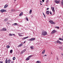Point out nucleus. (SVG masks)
<instances>
[{
  "instance_id": "35",
  "label": "nucleus",
  "mask_w": 63,
  "mask_h": 63,
  "mask_svg": "<svg viewBox=\"0 0 63 63\" xmlns=\"http://www.w3.org/2000/svg\"><path fill=\"white\" fill-rule=\"evenodd\" d=\"M15 59H16V58L15 57H13V60H15Z\"/></svg>"
},
{
  "instance_id": "11",
  "label": "nucleus",
  "mask_w": 63,
  "mask_h": 63,
  "mask_svg": "<svg viewBox=\"0 0 63 63\" xmlns=\"http://www.w3.org/2000/svg\"><path fill=\"white\" fill-rule=\"evenodd\" d=\"M56 32V31H55V30H54L53 31L51 32V34H53V33H54L55 32Z\"/></svg>"
},
{
  "instance_id": "53",
  "label": "nucleus",
  "mask_w": 63,
  "mask_h": 63,
  "mask_svg": "<svg viewBox=\"0 0 63 63\" xmlns=\"http://www.w3.org/2000/svg\"><path fill=\"white\" fill-rule=\"evenodd\" d=\"M62 38H63V36L62 37Z\"/></svg>"
},
{
  "instance_id": "55",
  "label": "nucleus",
  "mask_w": 63,
  "mask_h": 63,
  "mask_svg": "<svg viewBox=\"0 0 63 63\" xmlns=\"http://www.w3.org/2000/svg\"><path fill=\"white\" fill-rule=\"evenodd\" d=\"M55 43H56V42H55Z\"/></svg>"
},
{
  "instance_id": "52",
  "label": "nucleus",
  "mask_w": 63,
  "mask_h": 63,
  "mask_svg": "<svg viewBox=\"0 0 63 63\" xmlns=\"http://www.w3.org/2000/svg\"><path fill=\"white\" fill-rule=\"evenodd\" d=\"M40 4L41 5H42L41 3H40Z\"/></svg>"
},
{
  "instance_id": "9",
  "label": "nucleus",
  "mask_w": 63,
  "mask_h": 63,
  "mask_svg": "<svg viewBox=\"0 0 63 63\" xmlns=\"http://www.w3.org/2000/svg\"><path fill=\"white\" fill-rule=\"evenodd\" d=\"M22 33H19L18 35L19 36H22Z\"/></svg>"
},
{
  "instance_id": "54",
  "label": "nucleus",
  "mask_w": 63,
  "mask_h": 63,
  "mask_svg": "<svg viewBox=\"0 0 63 63\" xmlns=\"http://www.w3.org/2000/svg\"><path fill=\"white\" fill-rule=\"evenodd\" d=\"M16 0H14V1H16Z\"/></svg>"
},
{
  "instance_id": "31",
  "label": "nucleus",
  "mask_w": 63,
  "mask_h": 63,
  "mask_svg": "<svg viewBox=\"0 0 63 63\" xmlns=\"http://www.w3.org/2000/svg\"><path fill=\"white\" fill-rule=\"evenodd\" d=\"M29 59H30L28 57L26 59V60H29Z\"/></svg>"
},
{
  "instance_id": "27",
  "label": "nucleus",
  "mask_w": 63,
  "mask_h": 63,
  "mask_svg": "<svg viewBox=\"0 0 63 63\" xmlns=\"http://www.w3.org/2000/svg\"><path fill=\"white\" fill-rule=\"evenodd\" d=\"M24 52V51L23 50L22 51H21V54H22V53H23Z\"/></svg>"
},
{
  "instance_id": "4",
  "label": "nucleus",
  "mask_w": 63,
  "mask_h": 63,
  "mask_svg": "<svg viewBox=\"0 0 63 63\" xmlns=\"http://www.w3.org/2000/svg\"><path fill=\"white\" fill-rule=\"evenodd\" d=\"M51 8L54 13H55V10H54V8L53 7H51Z\"/></svg>"
},
{
  "instance_id": "50",
  "label": "nucleus",
  "mask_w": 63,
  "mask_h": 63,
  "mask_svg": "<svg viewBox=\"0 0 63 63\" xmlns=\"http://www.w3.org/2000/svg\"><path fill=\"white\" fill-rule=\"evenodd\" d=\"M43 15H45V14H44V13H43Z\"/></svg>"
},
{
  "instance_id": "42",
  "label": "nucleus",
  "mask_w": 63,
  "mask_h": 63,
  "mask_svg": "<svg viewBox=\"0 0 63 63\" xmlns=\"http://www.w3.org/2000/svg\"><path fill=\"white\" fill-rule=\"evenodd\" d=\"M40 3H42V1L41 0H40Z\"/></svg>"
},
{
  "instance_id": "18",
  "label": "nucleus",
  "mask_w": 63,
  "mask_h": 63,
  "mask_svg": "<svg viewBox=\"0 0 63 63\" xmlns=\"http://www.w3.org/2000/svg\"><path fill=\"white\" fill-rule=\"evenodd\" d=\"M13 25H14V26H16L17 25V24L16 23H15L13 24Z\"/></svg>"
},
{
  "instance_id": "43",
  "label": "nucleus",
  "mask_w": 63,
  "mask_h": 63,
  "mask_svg": "<svg viewBox=\"0 0 63 63\" xmlns=\"http://www.w3.org/2000/svg\"><path fill=\"white\" fill-rule=\"evenodd\" d=\"M12 35H14V36H15L16 35L15 34H12Z\"/></svg>"
},
{
  "instance_id": "15",
  "label": "nucleus",
  "mask_w": 63,
  "mask_h": 63,
  "mask_svg": "<svg viewBox=\"0 0 63 63\" xmlns=\"http://www.w3.org/2000/svg\"><path fill=\"white\" fill-rule=\"evenodd\" d=\"M30 48L31 49H33H33H34V48H33V46H30Z\"/></svg>"
},
{
  "instance_id": "40",
  "label": "nucleus",
  "mask_w": 63,
  "mask_h": 63,
  "mask_svg": "<svg viewBox=\"0 0 63 63\" xmlns=\"http://www.w3.org/2000/svg\"><path fill=\"white\" fill-rule=\"evenodd\" d=\"M23 51H24H24H26V49H24V50H23Z\"/></svg>"
},
{
  "instance_id": "16",
  "label": "nucleus",
  "mask_w": 63,
  "mask_h": 63,
  "mask_svg": "<svg viewBox=\"0 0 63 63\" xmlns=\"http://www.w3.org/2000/svg\"><path fill=\"white\" fill-rule=\"evenodd\" d=\"M28 38V36H27L23 38V40H24V39H26Z\"/></svg>"
},
{
  "instance_id": "32",
  "label": "nucleus",
  "mask_w": 63,
  "mask_h": 63,
  "mask_svg": "<svg viewBox=\"0 0 63 63\" xmlns=\"http://www.w3.org/2000/svg\"><path fill=\"white\" fill-rule=\"evenodd\" d=\"M23 14L22 13H21L19 15V16H22L23 15Z\"/></svg>"
},
{
  "instance_id": "29",
  "label": "nucleus",
  "mask_w": 63,
  "mask_h": 63,
  "mask_svg": "<svg viewBox=\"0 0 63 63\" xmlns=\"http://www.w3.org/2000/svg\"><path fill=\"white\" fill-rule=\"evenodd\" d=\"M26 19L27 20V21H28L29 20H28V17H26Z\"/></svg>"
},
{
  "instance_id": "19",
  "label": "nucleus",
  "mask_w": 63,
  "mask_h": 63,
  "mask_svg": "<svg viewBox=\"0 0 63 63\" xmlns=\"http://www.w3.org/2000/svg\"><path fill=\"white\" fill-rule=\"evenodd\" d=\"M5 63H8V59H6L5 60Z\"/></svg>"
},
{
  "instance_id": "24",
  "label": "nucleus",
  "mask_w": 63,
  "mask_h": 63,
  "mask_svg": "<svg viewBox=\"0 0 63 63\" xmlns=\"http://www.w3.org/2000/svg\"><path fill=\"white\" fill-rule=\"evenodd\" d=\"M23 45V44H20V45L18 46V47H21V46H22Z\"/></svg>"
},
{
  "instance_id": "14",
  "label": "nucleus",
  "mask_w": 63,
  "mask_h": 63,
  "mask_svg": "<svg viewBox=\"0 0 63 63\" xmlns=\"http://www.w3.org/2000/svg\"><path fill=\"white\" fill-rule=\"evenodd\" d=\"M13 50L11 49V50L10 51V53L11 54H12V53L13 52Z\"/></svg>"
},
{
  "instance_id": "28",
  "label": "nucleus",
  "mask_w": 63,
  "mask_h": 63,
  "mask_svg": "<svg viewBox=\"0 0 63 63\" xmlns=\"http://www.w3.org/2000/svg\"><path fill=\"white\" fill-rule=\"evenodd\" d=\"M59 48H60V49H61V50H63V47H59Z\"/></svg>"
},
{
  "instance_id": "22",
  "label": "nucleus",
  "mask_w": 63,
  "mask_h": 63,
  "mask_svg": "<svg viewBox=\"0 0 63 63\" xmlns=\"http://www.w3.org/2000/svg\"><path fill=\"white\" fill-rule=\"evenodd\" d=\"M31 13H32V10H30L29 11V13L30 14H31Z\"/></svg>"
},
{
  "instance_id": "30",
  "label": "nucleus",
  "mask_w": 63,
  "mask_h": 63,
  "mask_svg": "<svg viewBox=\"0 0 63 63\" xmlns=\"http://www.w3.org/2000/svg\"><path fill=\"white\" fill-rule=\"evenodd\" d=\"M32 57V55H31L29 56L28 57V58L30 59Z\"/></svg>"
},
{
  "instance_id": "20",
  "label": "nucleus",
  "mask_w": 63,
  "mask_h": 63,
  "mask_svg": "<svg viewBox=\"0 0 63 63\" xmlns=\"http://www.w3.org/2000/svg\"><path fill=\"white\" fill-rule=\"evenodd\" d=\"M11 11L12 12H15L16 11L14 9H11Z\"/></svg>"
},
{
  "instance_id": "7",
  "label": "nucleus",
  "mask_w": 63,
  "mask_h": 63,
  "mask_svg": "<svg viewBox=\"0 0 63 63\" xmlns=\"http://www.w3.org/2000/svg\"><path fill=\"white\" fill-rule=\"evenodd\" d=\"M54 2L55 3H56V4H59V1L58 0H55L54 1Z\"/></svg>"
},
{
  "instance_id": "39",
  "label": "nucleus",
  "mask_w": 63,
  "mask_h": 63,
  "mask_svg": "<svg viewBox=\"0 0 63 63\" xmlns=\"http://www.w3.org/2000/svg\"><path fill=\"white\" fill-rule=\"evenodd\" d=\"M14 61H11V63H14Z\"/></svg>"
},
{
  "instance_id": "23",
  "label": "nucleus",
  "mask_w": 63,
  "mask_h": 63,
  "mask_svg": "<svg viewBox=\"0 0 63 63\" xmlns=\"http://www.w3.org/2000/svg\"><path fill=\"white\" fill-rule=\"evenodd\" d=\"M59 40H61V41H63V39H62V38H60L59 39Z\"/></svg>"
},
{
  "instance_id": "47",
  "label": "nucleus",
  "mask_w": 63,
  "mask_h": 63,
  "mask_svg": "<svg viewBox=\"0 0 63 63\" xmlns=\"http://www.w3.org/2000/svg\"><path fill=\"white\" fill-rule=\"evenodd\" d=\"M0 63H3V62H0Z\"/></svg>"
},
{
  "instance_id": "13",
  "label": "nucleus",
  "mask_w": 63,
  "mask_h": 63,
  "mask_svg": "<svg viewBox=\"0 0 63 63\" xmlns=\"http://www.w3.org/2000/svg\"><path fill=\"white\" fill-rule=\"evenodd\" d=\"M36 63H42V62L40 61H37Z\"/></svg>"
},
{
  "instance_id": "3",
  "label": "nucleus",
  "mask_w": 63,
  "mask_h": 63,
  "mask_svg": "<svg viewBox=\"0 0 63 63\" xmlns=\"http://www.w3.org/2000/svg\"><path fill=\"white\" fill-rule=\"evenodd\" d=\"M35 40V38H31L29 39V41H34V40Z\"/></svg>"
},
{
  "instance_id": "44",
  "label": "nucleus",
  "mask_w": 63,
  "mask_h": 63,
  "mask_svg": "<svg viewBox=\"0 0 63 63\" xmlns=\"http://www.w3.org/2000/svg\"><path fill=\"white\" fill-rule=\"evenodd\" d=\"M57 60H58V57H57Z\"/></svg>"
},
{
  "instance_id": "33",
  "label": "nucleus",
  "mask_w": 63,
  "mask_h": 63,
  "mask_svg": "<svg viewBox=\"0 0 63 63\" xmlns=\"http://www.w3.org/2000/svg\"><path fill=\"white\" fill-rule=\"evenodd\" d=\"M61 4L63 6V0H62L61 1Z\"/></svg>"
},
{
  "instance_id": "17",
  "label": "nucleus",
  "mask_w": 63,
  "mask_h": 63,
  "mask_svg": "<svg viewBox=\"0 0 63 63\" xmlns=\"http://www.w3.org/2000/svg\"><path fill=\"white\" fill-rule=\"evenodd\" d=\"M11 60L9 59H8V63H11Z\"/></svg>"
},
{
  "instance_id": "1",
  "label": "nucleus",
  "mask_w": 63,
  "mask_h": 63,
  "mask_svg": "<svg viewBox=\"0 0 63 63\" xmlns=\"http://www.w3.org/2000/svg\"><path fill=\"white\" fill-rule=\"evenodd\" d=\"M47 32L46 31H44L42 32V34L43 35V36H46L47 35Z\"/></svg>"
},
{
  "instance_id": "56",
  "label": "nucleus",
  "mask_w": 63,
  "mask_h": 63,
  "mask_svg": "<svg viewBox=\"0 0 63 63\" xmlns=\"http://www.w3.org/2000/svg\"><path fill=\"white\" fill-rule=\"evenodd\" d=\"M62 55H63V54H62Z\"/></svg>"
},
{
  "instance_id": "26",
  "label": "nucleus",
  "mask_w": 63,
  "mask_h": 63,
  "mask_svg": "<svg viewBox=\"0 0 63 63\" xmlns=\"http://www.w3.org/2000/svg\"><path fill=\"white\" fill-rule=\"evenodd\" d=\"M6 47L7 48H9L10 47V46L8 45Z\"/></svg>"
},
{
  "instance_id": "8",
  "label": "nucleus",
  "mask_w": 63,
  "mask_h": 63,
  "mask_svg": "<svg viewBox=\"0 0 63 63\" xmlns=\"http://www.w3.org/2000/svg\"><path fill=\"white\" fill-rule=\"evenodd\" d=\"M57 43H59V44H62L61 42L60 41L58 40L57 41Z\"/></svg>"
},
{
  "instance_id": "48",
  "label": "nucleus",
  "mask_w": 63,
  "mask_h": 63,
  "mask_svg": "<svg viewBox=\"0 0 63 63\" xmlns=\"http://www.w3.org/2000/svg\"><path fill=\"white\" fill-rule=\"evenodd\" d=\"M44 56H47V55H44Z\"/></svg>"
},
{
  "instance_id": "6",
  "label": "nucleus",
  "mask_w": 63,
  "mask_h": 63,
  "mask_svg": "<svg viewBox=\"0 0 63 63\" xmlns=\"http://www.w3.org/2000/svg\"><path fill=\"white\" fill-rule=\"evenodd\" d=\"M0 12L2 13H3V12H6V10H5L2 9L0 10Z\"/></svg>"
},
{
  "instance_id": "37",
  "label": "nucleus",
  "mask_w": 63,
  "mask_h": 63,
  "mask_svg": "<svg viewBox=\"0 0 63 63\" xmlns=\"http://www.w3.org/2000/svg\"><path fill=\"white\" fill-rule=\"evenodd\" d=\"M46 3H48V0H46Z\"/></svg>"
},
{
  "instance_id": "12",
  "label": "nucleus",
  "mask_w": 63,
  "mask_h": 63,
  "mask_svg": "<svg viewBox=\"0 0 63 63\" xmlns=\"http://www.w3.org/2000/svg\"><path fill=\"white\" fill-rule=\"evenodd\" d=\"M46 13L47 15H48L49 14V11H47L46 12Z\"/></svg>"
},
{
  "instance_id": "2",
  "label": "nucleus",
  "mask_w": 63,
  "mask_h": 63,
  "mask_svg": "<svg viewBox=\"0 0 63 63\" xmlns=\"http://www.w3.org/2000/svg\"><path fill=\"white\" fill-rule=\"evenodd\" d=\"M49 22L51 23V24H55V22L52 21V20H49Z\"/></svg>"
},
{
  "instance_id": "5",
  "label": "nucleus",
  "mask_w": 63,
  "mask_h": 63,
  "mask_svg": "<svg viewBox=\"0 0 63 63\" xmlns=\"http://www.w3.org/2000/svg\"><path fill=\"white\" fill-rule=\"evenodd\" d=\"M1 31H7L6 29L3 28L2 29L0 30Z\"/></svg>"
},
{
  "instance_id": "46",
  "label": "nucleus",
  "mask_w": 63,
  "mask_h": 63,
  "mask_svg": "<svg viewBox=\"0 0 63 63\" xmlns=\"http://www.w3.org/2000/svg\"><path fill=\"white\" fill-rule=\"evenodd\" d=\"M47 10H48L49 9V8H47Z\"/></svg>"
},
{
  "instance_id": "25",
  "label": "nucleus",
  "mask_w": 63,
  "mask_h": 63,
  "mask_svg": "<svg viewBox=\"0 0 63 63\" xmlns=\"http://www.w3.org/2000/svg\"><path fill=\"white\" fill-rule=\"evenodd\" d=\"M55 28H57V29H59V27H55Z\"/></svg>"
},
{
  "instance_id": "45",
  "label": "nucleus",
  "mask_w": 63,
  "mask_h": 63,
  "mask_svg": "<svg viewBox=\"0 0 63 63\" xmlns=\"http://www.w3.org/2000/svg\"><path fill=\"white\" fill-rule=\"evenodd\" d=\"M42 1L43 2H44V1H45V0H42Z\"/></svg>"
},
{
  "instance_id": "41",
  "label": "nucleus",
  "mask_w": 63,
  "mask_h": 63,
  "mask_svg": "<svg viewBox=\"0 0 63 63\" xmlns=\"http://www.w3.org/2000/svg\"><path fill=\"white\" fill-rule=\"evenodd\" d=\"M44 16V17H46V15H45V14L43 15Z\"/></svg>"
},
{
  "instance_id": "10",
  "label": "nucleus",
  "mask_w": 63,
  "mask_h": 63,
  "mask_svg": "<svg viewBox=\"0 0 63 63\" xmlns=\"http://www.w3.org/2000/svg\"><path fill=\"white\" fill-rule=\"evenodd\" d=\"M8 5L7 4H6L4 6V8L6 9V8H7V7H8Z\"/></svg>"
},
{
  "instance_id": "36",
  "label": "nucleus",
  "mask_w": 63,
  "mask_h": 63,
  "mask_svg": "<svg viewBox=\"0 0 63 63\" xmlns=\"http://www.w3.org/2000/svg\"><path fill=\"white\" fill-rule=\"evenodd\" d=\"M9 35L10 36H12V34L11 33H10L9 34Z\"/></svg>"
},
{
  "instance_id": "34",
  "label": "nucleus",
  "mask_w": 63,
  "mask_h": 63,
  "mask_svg": "<svg viewBox=\"0 0 63 63\" xmlns=\"http://www.w3.org/2000/svg\"><path fill=\"white\" fill-rule=\"evenodd\" d=\"M8 20V19H5L4 20V21H7V20Z\"/></svg>"
},
{
  "instance_id": "51",
  "label": "nucleus",
  "mask_w": 63,
  "mask_h": 63,
  "mask_svg": "<svg viewBox=\"0 0 63 63\" xmlns=\"http://www.w3.org/2000/svg\"><path fill=\"white\" fill-rule=\"evenodd\" d=\"M25 42H24V44H25Z\"/></svg>"
},
{
  "instance_id": "49",
  "label": "nucleus",
  "mask_w": 63,
  "mask_h": 63,
  "mask_svg": "<svg viewBox=\"0 0 63 63\" xmlns=\"http://www.w3.org/2000/svg\"><path fill=\"white\" fill-rule=\"evenodd\" d=\"M51 54H52V52H51Z\"/></svg>"
},
{
  "instance_id": "21",
  "label": "nucleus",
  "mask_w": 63,
  "mask_h": 63,
  "mask_svg": "<svg viewBox=\"0 0 63 63\" xmlns=\"http://www.w3.org/2000/svg\"><path fill=\"white\" fill-rule=\"evenodd\" d=\"M45 52V49H44L42 52V54H44Z\"/></svg>"
},
{
  "instance_id": "38",
  "label": "nucleus",
  "mask_w": 63,
  "mask_h": 63,
  "mask_svg": "<svg viewBox=\"0 0 63 63\" xmlns=\"http://www.w3.org/2000/svg\"><path fill=\"white\" fill-rule=\"evenodd\" d=\"M50 15H52V12L51 11H50Z\"/></svg>"
}]
</instances>
